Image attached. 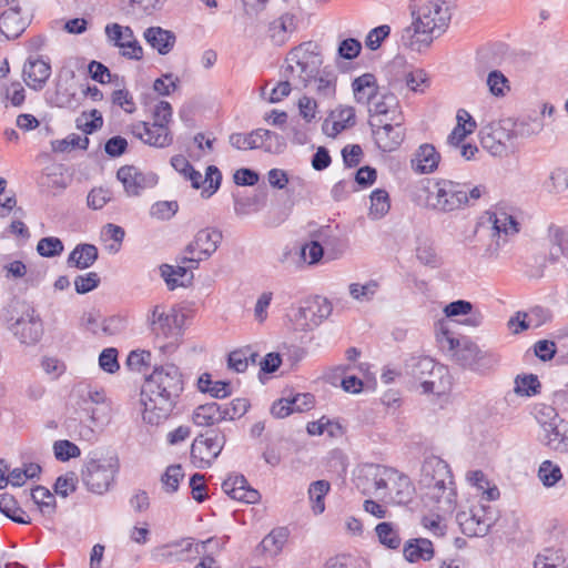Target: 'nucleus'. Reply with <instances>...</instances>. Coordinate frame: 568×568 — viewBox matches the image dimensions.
I'll return each instance as SVG.
<instances>
[{
    "instance_id": "obj_5",
    "label": "nucleus",
    "mask_w": 568,
    "mask_h": 568,
    "mask_svg": "<svg viewBox=\"0 0 568 568\" xmlns=\"http://www.w3.org/2000/svg\"><path fill=\"white\" fill-rule=\"evenodd\" d=\"M153 122L140 121L131 125V133L143 143L154 148H166L173 142L168 124L172 120V106L168 101H159L152 110Z\"/></svg>"
},
{
    "instance_id": "obj_52",
    "label": "nucleus",
    "mask_w": 568,
    "mask_h": 568,
    "mask_svg": "<svg viewBox=\"0 0 568 568\" xmlns=\"http://www.w3.org/2000/svg\"><path fill=\"white\" fill-rule=\"evenodd\" d=\"M486 82L489 92L497 98L505 97L510 91L509 80L499 70L489 72Z\"/></svg>"
},
{
    "instance_id": "obj_64",
    "label": "nucleus",
    "mask_w": 568,
    "mask_h": 568,
    "mask_svg": "<svg viewBox=\"0 0 568 568\" xmlns=\"http://www.w3.org/2000/svg\"><path fill=\"white\" fill-rule=\"evenodd\" d=\"M179 205L175 201H160L151 206L150 214L158 220H169L178 212Z\"/></svg>"
},
{
    "instance_id": "obj_61",
    "label": "nucleus",
    "mask_w": 568,
    "mask_h": 568,
    "mask_svg": "<svg viewBox=\"0 0 568 568\" xmlns=\"http://www.w3.org/2000/svg\"><path fill=\"white\" fill-rule=\"evenodd\" d=\"M542 325V321H535L529 318L528 313L517 312L508 321V327L514 334H519L530 327H539Z\"/></svg>"
},
{
    "instance_id": "obj_34",
    "label": "nucleus",
    "mask_w": 568,
    "mask_h": 568,
    "mask_svg": "<svg viewBox=\"0 0 568 568\" xmlns=\"http://www.w3.org/2000/svg\"><path fill=\"white\" fill-rule=\"evenodd\" d=\"M488 221L493 224L496 234L515 235L519 232V223L516 217L504 207H497L488 212Z\"/></svg>"
},
{
    "instance_id": "obj_47",
    "label": "nucleus",
    "mask_w": 568,
    "mask_h": 568,
    "mask_svg": "<svg viewBox=\"0 0 568 568\" xmlns=\"http://www.w3.org/2000/svg\"><path fill=\"white\" fill-rule=\"evenodd\" d=\"M537 476L545 487L550 488L562 479V471L559 465L551 460H544L539 465Z\"/></svg>"
},
{
    "instance_id": "obj_38",
    "label": "nucleus",
    "mask_w": 568,
    "mask_h": 568,
    "mask_svg": "<svg viewBox=\"0 0 568 568\" xmlns=\"http://www.w3.org/2000/svg\"><path fill=\"white\" fill-rule=\"evenodd\" d=\"M331 490V484L321 479L311 483L307 494L311 503V509L314 515H321L325 510V497Z\"/></svg>"
},
{
    "instance_id": "obj_39",
    "label": "nucleus",
    "mask_w": 568,
    "mask_h": 568,
    "mask_svg": "<svg viewBox=\"0 0 568 568\" xmlns=\"http://www.w3.org/2000/svg\"><path fill=\"white\" fill-rule=\"evenodd\" d=\"M375 534L378 541L388 549H397L402 544L399 528L390 521H382L376 525Z\"/></svg>"
},
{
    "instance_id": "obj_24",
    "label": "nucleus",
    "mask_w": 568,
    "mask_h": 568,
    "mask_svg": "<svg viewBox=\"0 0 568 568\" xmlns=\"http://www.w3.org/2000/svg\"><path fill=\"white\" fill-rule=\"evenodd\" d=\"M222 489L232 499L245 504H256L261 498L260 493L247 485L243 475L230 476L223 481Z\"/></svg>"
},
{
    "instance_id": "obj_9",
    "label": "nucleus",
    "mask_w": 568,
    "mask_h": 568,
    "mask_svg": "<svg viewBox=\"0 0 568 568\" xmlns=\"http://www.w3.org/2000/svg\"><path fill=\"white\" fill-rule=\"evenodd\" d=\"M222 239V232L215 227L197 231L180 255L181 263H191V267H199L201 261L207 260L216 252Z\"/></svg>"
},
{
    "instance_id": "obj_62",
    "label": "nucleus",
    "mask_w": 568,
    "mask_h": 568,
    "mask_svg": "<svg viewBox=\"0 0 568 568\" xmlns=\"http://www.w3.org/2000/svg\"><path fill=\"white\" fill-rule=\"evenodd\" d=\"M515 123L517 136H531L540 133L544 129V122L540 118H527Z\"/></svg>"
},
{
    "instance_id": "obj_43",
    "label": "nucleus",
    "mask_w": 568,
    "mask_h": 568,
    "mask_svg": "<svg viewBox=\"0 0 568 568\" xmlns=\"http://www.w3.org/2000/svg\"><path fill=\"white\" fill-rule=\"evenodd\" d=\"M292 321L298 331H307L317 326L314 311H312L308 301H304L292 314Z\"/></svg>"
},
{
    "instance_id": "obj_4",
    "label": "nucleus",
    "mask_w": 568,
    "mask_h": 568,
    "mask_svg": "<svg viewBox=\"0 0 568 568\" xmlns=\"http://www.w3.org/2000/svg\"><path fill=\"white\" fill-rule=\"evenodd\" d=\"M120 469L115 454L93 452L87 457L81 476L85 487L93 494L106 493L114 483Z\"/></svg>"
},
{
    "instance_id": "obj_26",
    "label": "nucleus",
    "mask_w": 568,
    "mask_h": 568,
    "mask_svg": "<svg viewBox=\"0 0 568 568\" xmlns=\"http://www.w3.org/2000/svg\"><path fill=\"white\" fill-rule=\"evenodd\" d=\"M435 369L436 364L429 357H412L406 363V373L420 382L424 393H434L436 390L435 382L426 378V375H434Z\"/></svg>"
},
{
    "instance_id": "obj_7",
    "label": "nucleus",
    "mask_w": 568,
    "mask_h": 568,
    "mask_svg": "<svg viewBox=\"0 0 568 568\" xmlns=\"http://www.w3.org/2000/svg\"><path fill=\"white\" fill-rule=\"evenodd\" d=\"M145 323L158 342H166L161 346L166 348L182 336L184 314L174 306L156 304L146 313Z\"/></svg>"
},
{
    "instance_id": "obj_36",
    "label": "nucleus",
    "mask_w": 568,
    "mask_h": 568,
    "mask_svg": "<svg viewBox=\"0 0 568 568\" xmlns=\"http://www.w3.org/2000/svg\"><path fill=\"white\" fill-rule=\"evenodd\" d=\"M403 554L409 562L428 561L434 557V547L430 540L416 538L405 544Z\"/></svg>"
},
{
    "instance_id": "obj_40",
    "label": "nucleus",
    "mask_w": 568,
    "mask_h": 568,
    "mask_svg": "<svg viewBox=\"0 0 568 568\" xmlns=\"http://www.w3.org/2000/svg\"><path fill=\"white\" fill-rule=\"evenodd\" d=\"M416 257L425 266L436 268L442 265V258L438 256L434 244L427 239L417 240Z\"/></svg>"
},
{
    "instance_id": "obj_49",
    "label": "nucleus",
    "mask_w": 568,
    "mask_h": 568,
    "mask_svg": "<svg viewBox=\"0 0 568 568\" xmlns=\"http://www.w3.org/2000/svg\"><path fill=\"white\" fill-rule=\"evenodd\" d=\"M301 258L307 263L308 265H315L321 262V260L326 254L324 252V247L318 239L312 237L308 243H305L300 250Z\"/></svg>"
},
{
    "instance_id": "obj_63",
    "label": "nucleus",
    "mask_w": 568,
    "mask_h": 568,
    "mask_svg": "<svg viewBox=\"0 0 568 568\" xmlns=\"http://www.w3.org/2000/svg\"><path fill=\"white\" fill-rule=\"evenodd\" d=\"M221 406L224 420H233L243 416L247 412L250 404L245 398H235L231 403Z\"/></svg>"
},
{
    "instance_id": "obj_17",
    "label": "nucleus",
    "mask_w": 568,
    "mask_h": 568,
    "mask_svg": "<svg viewBox=\"0 0 568 568\" xmlns=\"http://www.w3.org/2000/svg\"><path fill=\"white\" fill-rule=\"evenodd\" d=\"M116 178L123 184L129 196H138L144 190L151 189L158 183L155 173L143 172L133 165L121 166L116 172Z\"/></svg>"
},
{
    "instance_id": "obj_11",
    "label": "nucleus",
    "mask_w": 568,
    "mask_h": 568,
    "mask_svg": "<svg viewBox=\"0 0 568 568\" xmlns=\"http://www.w3.org/2000/svg\"><path fill=\"white\" fill-rule=\"evenodd\" d=\"M372 134L377 148L383 152L395 151L404 141L403 116L390 120L374 119L369 121Z\"/></svg>"
},
{
    "instance_id": "obj_53",
    "label": "nucleus",
    "mask_w": 568,
    "mask_h": 568,
    "mask_svg": "<svg viewBox=\"0 0 568 568\" xmlns=\"http://www.w3.org/2000/svg\"><path fill=\"white\" fill-rule=\"evenodd\" d=\"M1 101H10L13 106H21L26 100V91L18 81L4 84L0 88Z\"/></svg>"
},
{
    "instance_id": "obj_19",
    "label": "nucleus",
    "mask_w": 568,
    "mask_h": 568,
    "mask_svg": "<svg viewBox=\"0 0 568 568\" xmlns=\"http://www.w3.org/2000/svg\"><path fill=\"white\" fill-rule=\"evenodd\" d=\"M456 521L462 532L468 537H483L491 526V518L481 506L457 513Z\"/></svg>"
},
{
    "instance_id": "obj_29",
    "label": "nucleus",
    "mask_w": 568,
    "mask_h": 568,
    "mask_svg": "<svg viewBox=\"0 0 568 568\" xmlns=\"http://www.w3.org/2000/svg\"><path fill=\"white\" fill-rule=\"evenodd\" d=\"M440 161V154L433 144H422L414 153L410 165L419 174L433 173Z\"/></svg>"
},
{
    "instance_id": "obj_51",
    "label": "nucleus",
    "mask_w": 568,
    "mask_h": 568,
    "mask_svg": "<svg viewBox=\"0 0 568 568\" xmlns=\"http://www.w3.org/2000/svg\"><path fill=\"white\" fill-rule=\"evenodd\" d=\"M349 295L357 302H369L378 290V283L374 280L365 284L352 283L348 286Z\"/></svg>"
},
{
    "instance_id": "obj_41",
    "label": "nucleus",
    "mask_w": 568,
    "mask_h": 568,
    "mask_svg": "<svg viewBox=\"0 0 568 568\" xmlns=\"http://www.w3.org/2000/svg\"><path fill=\"white\" fill-rule=\"evenodd\" d=\"M390 209V200L387 191L376 189L371 194V206L368 216L372 220L384 217Z\"/></svg>"
},
{
    "instance_id": "obj_23",
    "label": "nucleus",
    "mask_w": 568,
    "mask_h": 568,
    "mask_svg": "<svg viewBox=\"0 0 568 568\" xmlns=\"http://www.w3.org/2000/svg\"><path fill=\"white\" fill-rule=\"evenodd\" d=\"M22 75L30 89L40 91L51 75V67L40 58H29L23 65Z\"/></svg>"
},
{
    "instance_id": "obj_21",
    "label": "nucleus",
    "mask_w": 568,
    "mask_h": 568,
    "mask_svg": "<svg viewBox=\"0 0 568 568\" xmlns=\"http://www.w3.org/2000/svg\"><path fill=\"white\" fill-rule=\"evenodd\" d=\"M9 9L0 16V31L8 39L19 38L30 24L29 16H23L16 0H4Z\"/></svg>"
},
{
    "instance_id": "obj_27",
    "label": "nucleus",
    "mask_w": 568,
    "mask_h": 568,
    "mask_svg": "<svg viewBox=\"0 0 568 568\" xmlns=\"http://www.w3.org/2000/svg\"><path fill=\"white\" fill-rule=\"evenodd\" d=\"M296 28L295 14L285 12L268 23L267 36L274 45L282 47L290 40Z\"/></svg>"
},
{
    "instance_id": "obj_58",
    "label": "nucleus",
    "mask_w": 568,
    "mask_h": 568,
    "mask_svg": "<svg viewBox=\"0 0 568 568\" xmlns=\"http://www.w3.org/2000/svg\"><path fill=\"white\" fill-rule=\"evenodd\" d=\"M113 199V192L106 187H93L87 197V204L92 210H101Z\"/></svg>"
},
{
    "instance_id": "obj_3",
    "label": "nucleus",
    "mask_w": 568,
    "mask_h": 568,
    "mask_svg": "<svg viewBox=\"0 0 568 568\" xmlns=\"http://www.w3.org/2000/svg\"><path fill=\"white\" fill-rule=\"evenodd\" d=\"M419 484L427 504L444 515L453 514L457 494L450 467L444 459L427 457L422 465Z\"/></svg>"
},
{
    "instance_id": "obj_31",
    "label": "nucleus",
    "mask_w": 568,
    "mask_h": 568,
    "mask_svg": "<svg viewBox=\"0 0 568 568\" xmlns=\"http://www.w3.org/2000/svg\"><path fill=\"white\" fill-rule=\"evenodd\" d=\"M185 178L191 181L194 189L203 186L202 194L210 197L219 190L222 174L216 166L210 165L206 169L204 178L199 171L194 170V168L189 171Z\"/></svg>"
},
{
    "instance_id": "obj_1",
    "label": "nucleus",
    "mask_w": 568,
    "mask_h": 568,
    "mask_svg": "<svg viewBox=\"0 0 568 568\" xmlns=\"http://www.w3.org/2000/svg\"><path fill=\"white\" fill-rule=\"evenodd\" d=\"M182 392L183 379L178 366L166 364L155 367L145 379L141 392L143 420L151 425L165 420Z\"/></svg>"
},
{
    "instance_id": "obj_59",
    "label": "nucleus",
    "mask_w": 568,
    "mask_h": 568,
    "mask_svg": "<svg viewBox=\"0 0 568 568\" xmlns=\"http://www.w3.org/2000/svg\"><path fill=\"white\" fill-rule=\"evenodd\" d=\"M53 453L54 457L60 462H67L81 455L80 448L68 439L54 442Z\"/></svg>"
},
{
    "instance_id": "obj_14",
    "label": "nucleus",
    "mask_w": 568,
    "mask_h": 568,
    "mask_svg": "<svg viewBox=\"0 0 568 568\" xmlns=\"http://www.w3.org/2000/svg\"><path fill=\"white\" fill-rule=\"evenodd\" d=\"M281 138L275 132L257 129L251 133H232L230 144L237 150L264 149L265 151H278Z\"/></svg>"
},
{
    "instance_id": "obj_6",
    "label": "nucleus",
    "mask_w": 568,
    "mask_h": 568,
    "mask_svg": "<svg viewBox=\"0 0 568 568\" xmlns=\"http://www.w3.org/2000/svg\"><path fill=\"white\" fill-rule=\"evenodd\" d=\"M322 63L317 44L312 41L303 42L287 53L283 75L306 87L318 73Z\"/></svg>"
},
{
    "instance_id": "obj_30",
    "label": "nucleus",
    "mask_w": 568,
    "mask_h": 568,
    "mask_svg": "<svg viewBox=\"0 0 568 568\" xmlns=\"http://www.w3.org/2000/svg\"><path fill=\"white\" fill-rule=\"evenodd\" d=\"M179 264L173 266L163 264L161 266V275L164 278L170 290H174L178 286H187L193 281L191 263H181L180 256L178 257Z\"/></svg>"
},
{
    "instance_id": "obj_48",
    "label": "nucleus",
    "mask_w": 568,
    "mask_h": 568,
    "mask_svg": "<svg viewBox=\"0 0 568 568\" xmlns=\"http://www.w3.org/2000/svg\"><path fill=\"white\" fill-rule=\"evenodd\" d=\"M77 128L84 134H91L103 125L102 114L98 110L82 112L75 120Z\"/></svg>"
},
{
    "instance_id": "obj_42",
    "label": "nucleus",
    "mask_w": 568,
    "mask_h": 568,
    "mask_svg": "<svg viewBox=\"0 0 568 568\" xmlns=\"http://www.w3.org/2000/svg\"><path fill=\"white\" fill-rule=\"evenodd\" d=\"M0 511L16 523H30L29 516L26 514L23 509L18 507L14 497L9 494L0 495Z\"/></svg>"
},
{
    "instance_id": "obj_44",
    "label": "nucleus",
    "mask_w": 568,
    "mask_h": 568,
    "mask_svg": "<svg viewBox=\"0 0 568 568\" xmlns=\"http://www.w3.org/2000/svg\"><path fill=\"white\" fill-rule=\"evenodd\" d=\"M287 530L285 528L273 529L267 536L261 541V548L264 552L271 556L278 555L285 542L287 541Z\"/></svg>"
},
{
    "instance_id": "obj_22",
    "label": "nucleus",
    "mask_w": 568,
    "mask_h": 568,
    "mask_svg": "<svg viewBox=\"0 0 568 568\" xmlns=\"http://www.w3.org/2000/svg\"><path fill=\"white\" fill-rule=\"evenodd\" d=\"M12 331L21 343L33 345L38 343L42 336V321L40 316L36 314V311L31 308L26 313V316L17 320L12 326Z\"/></svg>"
},
{
    "instance_id": "obj_55",
    "label": "nucleus",
    "mask_w": 568,
    "mask_h": 568,
    "mask_svg": "<svg viewBox=\"0 0 568 568\" xmlns=\"http://www.w3.org/2000/svg\"><path fill=\"white\" fill-rule=\"evenodd\" d=\"M89 139L75 133L69 134L65 139L53 142V150L57 152H67L74 149L87 150Z\"/></svg>"
},
{
    "instance_id": "obj_25",
    "label": "nucleus",
    "mask_w": 568,
    "mask_h": 568,
    "mask_svg": "<svg viewBox=\"0 0 568 568\" xmlns=\"http://www.w3.org/2000/svg\"><path fill=\"white\" fill-rule=\"evenodd\" d=\"M209 546L214 547L216 550L222 548L221 541L214 537L196 544L193 542L192 538L176 541L172 544L174 560L184 561L194 559L197 555L204 554Z\"/></svg>"
},
{
    "instance_id": "obj_20",
    "label": "nucleus",
    "mask_w": 568,
    "mask_h": 568,
    "mask_svg": "<svg viewBox=\"0 0 568 568\" xmlns=\"http://www.w3.org/2000/svg\"><path fill=\"white\" fill-rule=\"evenodd\" d=\"M312 237L320 240L328 261L342 257L348 248V239L337 225L322 226L312 234Z\"/></svg>"
},
{
    "instance_id": "obj_10",
    "label": "nucleus",
    "mask_w": 568,
    "mask_h": 568,
    "mask_svg": "<svg viewBox=\"0 0 568 568\" xmlns=\"http://www.w3.org/2000/svg\"><path fill=\"white\" fill-rule=\"evenodd\" d=\"M226 438L220 430H209L199 435L191 446V459L195 467L207 468L221 454Z\"/></svg>"
},
{
    "instance_id": "obj_35",
    "label": "nucleus",
    "mask_w": 568,
    "mask_h": 568,
    "mask_svg": "<svg viewBox=\"0 0 568 568\" xmlns=\"http://www.w3.org/2000/svg\"><path fill=\"white\" fill-rule=\"evenodd\" d=\"M354 98L357 103L369 104L378 93L376 78L372 73H365L356 78L352 83Z\"/></svg>"
},
{
    "instance_id": "obj_46",
    "label": "nucleus",
    "mask_w": 568,
    "mask_h": 568,
    "mask_svg": "<svg viewBox=\"0 0 568 568\" xmlns=\"http://www.w3.org/2000/svg\"><path fill=\"white\" fill-rule=\"evenodd\" d=\"M257 354L251 347L235 349L229 355V367L237 373L246 371L248 363L255 364Z\"/></svg>"
},
{
    "instance_id": "obj_37",
    "label": "nucleus",
    "mask_w": 568,
    "mask_h": 568,
    "mask_svg": "<svg viewBox=\"0 0 568 568\" xmlns=\"http://www.w3.org/2000/svg\"><path fill=\"white\" fill-rule=\"evenodd\" d=\"M192 419L195 425L209 427L224 420L222 406L215 402L200 405L193 412Z\"/></svg>"
},
{
    "instance_id": "obj_54",
    "label": "nucleus",
    "mask_w": 568,
    "mask_h": 568,
    "mask_svg": "<svg viewBox=\"0 0 568 568\" xmlns=\"http://www.w3.org/2000/svg\"><path fill=\"white\" fill-rule=\"evenodd\" d=\"M184 478V471L181 465H171L163 474L161 481L166 493H175L180 481Z\"/></svg>"
},
{
    "instance_id": "obj_16",
    "label": "nucleus",
    "mask_w": 568,
    "mask_h": 568,
    "mask_svg": "<svg viewBox=\"0 0 568 568\" xmlns=\"http://www.w3.org/2000/svg\"><path fill=\"white\" fill-rule=\"evenodd\" d=\"M415 487L410 479L390 467L386 483L385 491L379 498L388 499L394 505H407L413 500Z\"/></svg>"
},
{
    "instance_id": "obj_28",
    "label": "nucleus",
    "mask_w": 568,
    "mask_h": 568,
    "mask_svg": "<svg viewBox=\"0 0 568 568\" xmlns=\"http://www.w3.org/2000/svg\"><path fill=\"white\" fill-rule=\"evenodd\" d=\"M368 109L372 120L384 119L390 120L392 118L402 116L397 97L393 93H377L376 98L369 103Z\"/></svg>"
},
{
    "instance_id": "obj_33",
    "label": "nucleus",
    "mask_w": 568,
    "mask_h": 568,
    "mask_svg": "<svg viewBox=\"0 0 568 568\" xmlns=\"http://www.w3.org/2000/svg\"><path fill=\"white\" fill-rule=\"evenodd\" d=\"M98 256L99 252L95 245L88 243L78 244L69 254L67 264L69 267L85 270L94 264Z\"/></svg>"
},
{
    "instance_id": "obj_13",
    "label": "nucleus",
    "mask_w": 568,
    "mask_h": 568,
    "mask_svg": "<svg viewBox=\"0 0 568 568\" xmlns=\"http://www.w3.org/2000/svg\"><path fill=\"white\" fill-rule=\"evenodd\" d=\"M516 136L515 123L506 119L489 126V131L481 136V144L494 156H503L508 153Z\"/></svg>"
},
{
    "instance_id": "obj_50",
    "label": "nucleus",
    "mask_w": 568,
    "mask_h": 568,
    "mask_svg": "<svg viewBox=\"0 0 568 568\" xmlns=\"http://www.w3.org/2000/svg\"><path fill=\"white\" fill-rule=\"evenodd\" d=\"M546 190L551 194H561L568 189V169H554L546 182Z\"/></svg>"
},
{
    "instance_id": "obj_8",
    "label": "nucleus",
    "mask_w": 568,
    "mask_h": 568,
    "mask_svg": "<svg viewBox=\"0 0 568 568\" xmlns=\"http://www.w3.org/2000/svg\"><path fill=\"white\" fill-rule=\"evenodd\" d=\"M436 339L443 351L460 366L476 371L479 368V362L483 358V352L468 337H455L448 328L440 324Z\"/></svg>"
},
{
    "instance_id": "obj_32",
    "label": "nucleus",
    "mask_w": 568,
    "mask_h": 568,
    "mask_svg": "<svg viewBox=\"0 0 568 568\" xmlns=\"http://www.w3.org/2000/svg\"><path fill=\"white\" fill-rule=\"evenodd\" d=\"M145 41L160 54H168L175 44V34L161 27H150L144 31Z\"/></svg>"
},
{
    "instance_id": "obj_56",
    "label": "nucleus",
    "mask_w": 568,
    "mask_h": 568,
    "mask_svg": "<svg viewBox=\"0 0 568 568\" xmlns=\"http://www.w3.org/2000/svg\"><path fill=\"white\" fill-rule=\"evenodd\" d=\"M63 250L62 241L54 236L43 237L37 244V252L43 257L59 256Z\"/></svg>"
},
{
    "instance_id": "obj_57",
    "label": "nucleus",
    "mask_w": 568,
    "mask_h": 568,
    "mask_svg": "<svg viewBox=\"0 0 568 568\" xmlns=\"http://www.w3.org/2000/svg\"><path fill=\"white\" fill-rule=\"evenodd\" d=\"M515 392L521 396H534L539 393L540 382L536 375L517 376Z\"/></svg>"
},
{
    "instance_id": "obj_12",
    "label": "nucleus",
    "mask_w": 568,
    "mask_h": 568,
    "mask_svg": "<svg viewBox=\"0 0 568 568\" xmlns=\"http://www.w3.org/2000/svg\"><path fill=\"white\" fill-rule=\"evenodd\" d=\"M433 206L443 212H452L468 204L467 185L450 180H440L434 186Z\"/></svg>"
},
{
    "instance_id": "obj_18",
    "label": "nucleus",
    "mask_w": 568,
    "mask_h": 568,
    "mask_svg": "<svg viewBox=\"0 0 568 568\" xmlns=\"http://www.w3.org/2000/svg\"><path fill=\"white\" fill-rule=\"evenodd\" d=\"M108 40L122 50V54L129 59L140 60L143 57V49L135 39L130 27L119 23H110L105 27Z\"/></svg>"
},
{
    "instance_id": "obj_2",
    "label": "nucleus",
    "mask_w": 568,
    "mask_h": 568,
    "mask_svg": "<svg viewBox=\"0 0 568 568\" xmlns=\"http://www.w3.org/2000/svg\"><path fill=\"white\" fill-rule=\"evenodd\" d=\"M413 22L402 33L405 47L416 52L427 50L448 28L452 19L448 0H427L417 11L412 9Z\"/></svg>"
},
{
    "instance_id": "obj_60",
    "label": "nucleus",
    "mask_w": 568,
    "mask_h": 568,
    "mask_svg": "<svg viewBox=\"0 0 568 568\" xmlns=\"http://www.w3.org/2000/svg\"><path fill=\"white\" fill-rule=\"evenodd\" d=\"M562 423H548L542 428L541 442L550 448H558L562 442L564 433L560 429Z\"/></svg>"
},
{
    "instance_id": "obj_15",
    "label": "nucleus",
    "mask_w": 568,
    "mask_h": 568,
    "mask_svg": "<svg viewBox=\"0 0 568 568\" xmlns=\"http://www.w3.org/2000/svg\"><path fill=\"white\" fill-rule=\"evenodd\" d=\"M390 467L378 464L363 465L358 475L356 476V487L364 495H373L379 498L381 494L385 491V483Z\"/></svg>"
},
{
    "instance_id": "obj_45",
    "label": "nucleus",
    "mask_w": 568,
    "mask_h": 568,
    "mask_svg": "<svg viewBox=\"0 0 568 568\" xmlns=\"http://www.w3.org/2000/svg\"><path fill=\"white\" fill-rule=\"evenodd\" d=\"M31 498L45 516H51L55 511V497L43 486H37L31 490Z\"/></svg>"
}]
</instances>
